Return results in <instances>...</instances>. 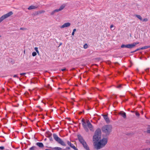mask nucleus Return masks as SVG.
<instances>
[{
	"instance_id": "nucleus-1",
	"label": "nucleus",
	"mask_w": 150,
	"mask_h": 150,
	"mask_svg": "<svg viewBox=\"0 0 150 150\" xmlns=\"http://www.w3.org/2000/svg\"><path fill=\"white\" fill-rule=\"evenodd\" d=\"M82 121L83 126L86 132L88 131V128L91 131L93 130V126L88 120H87L86 122L83 119Z\"/></svg>"
},
{
	"instance_id": "nucleus-2",
	"label": "nucleus",
	"mask_w": 150,
	"mask_h": 150,
	"mask_svg": "<svg viewBox=\"0 0 150 150\" xmlns=\"http://www.w3.org/2000/svg\"><path fill=\"white\" fill-rule=\"evenodd\" d=\"M112 127L111 125H105L103 126L101 128L102 132L104 133L106 136H108L111 132Z\"/></svg>"
},
{
	"instance_id": "nucleus-3",
	"label": "nucleus",
	"mask_w": 150,
	"mask_h": 150,
	"mask_svg": "<svg viewBox=\"0 0 150 150\" xmlns=\"http://www.w3.org/2000/svg\"><path fill=\"white\" fill-rule=\"evenodd\" d=\"M106 138H103L100 142L95 144V146L97 149H99L105 146L107 142Z\"/></svg>"
},
{
	"instance_id": "nucleus-4",
	"label": "nucleus",
	"mask_w": 150,
	"mask_h": 150,
	"mask_svg": "<svg viewBox=\"0 0 150 150\" xmlns=\"http://www.w3.org/2000/svg\"><path fill=\"white\" fill-rule=\"evenodd\" d=\"M101 137V131L100 128L97 129L96 131L95 134L93 136V141L95 143L96 142L98 141Z\"/></svg>"
},
{
	"instance_id": "nucleus-5",
	"label": "nucleus",
	"mask_w": 150,
	"mask_h": 150,
	"mask_svg": "<svg viewBox=\"0 0 150 150\" xmlns=\"http://www.w3.org/2000/svg\"><path fill=\"white\" fill-rule=\"evenodd\" d=\"M53 137L54 139L58 143L63 146H65L66 144L64 142L55 134H53Z\"/></svg>"
},
{
	"instance_id": "nucleus-6",
	"label": "nucleus",
	"mask_w": 150,
	"mask_h": 150,
	"mask_svg": "<svg viewBox=\"0 0 150 150\" xmlns=\"http://www.w3.org/2000/svg\"><path fill=\"white\" fill-rule=\"evenodd\" d=\"M13 14L12 11H10L6 14L3 15L0 18V23L5 19L9 17Z\"/></svg>"
},
{
	"instance_id": "nucleus-7",
	"label": "nucleus",
	"mask_w": 150,
	"mask_h": 150,
	"mask_svg": "<svg viewBox=\"0 0 150 150\" xmlns=\"http://www.w3.org/2000/svg\"><path fill=\"white\" fill-rule=\"evenodd\" d=\"M139 44V42H136L133 43L132 44H128V48L130 49L134 47L135 46Z\"/></svg>"
},
{
	"instance_id": "nucleus-8",
	"label": "nucleus",
	"mask_w": 150,
	"mask_h": 150,
	"mask_svg": "<svg viewBox=\"0 0 150 150\" xmlns=\"http://www.w3.org/2000/svg\"><path fill=\"white\" fill-rule=\"evenodd\" d=\"M78 139L81 143L82 144L85 141L83 139V137L80 135H78Z\"/></svg>"
},
{
	"instance_id": "nucleus-9",
	"label": "nucleus",
	"mask_w": 150,
	"mask_h": 150,
	"mask_svg": "<svg viewBox=\"0 0 150 150\" xmlns=\"http://www.w3.org/2000/svg\"><path fill=\"white\" fill-rule=\"evenodd\" d=\"M71 25L70 23L67 22L64 23L63 25L60 27L61 28H64L67 27Z\"/></svg>"
},
{
	"instance_id": "nucleus-10",
	"label": "nucleus",
	"mask_w": 150,
	"mask_h": 150,
	"mask_svg": "<svg viewBox=\"0 0 150 150\" xmlns=\"http://www.w3.org/2000/svg\"><path fill=\"white\" fill-rule=\"evenodd\" d=\"M84 148L86 150H90L88 145H87L86 142L81 144Z\"/></svg>"
},
{
	"instance_id": "nucleus-11",
	"label": "nucleus",
	"mask_w": 150,
	"mask_h": 150,
	"mask_svg": "<svg viewBox=\"0 0 150 150\" xmlns=\"http://www.w3.org/2000/svg\"><path fill=\"white\" fill-rule=\"evenodd\" d=\"M103 116L106 122L108 123H109L110 122V121L107 115H103Z\"/></svg>"
},
{
	"instance_id": "nucleus-12",
	"label": "nucleus",
	"mask_w": 150,
	"mask_h": 150,
	"mask_svg": "<svg viewBox=\"0 0 150 150\" xmlns=\"http://www.w3.org/2000/svg\"><path fill=\"white\" fill-rule=\"evenodd\" d=\"M119 114L121 115L124 118H126V113L123 111H121L119 113Z\"/></svg>"
},
{
	"instance_id": "nucleus-13",
	"label": "nucleus",
	"mask_w": 150,
	"mask_h": 150,
	"mask_svg": "<svg viewBox=\"0 0 150 150\" xmlns=\"http://www.w3.org/2000/svg\"><path fill=\"white\" fill-rule=\"evenodd\" d=\"M52 134L50 132H46V136L48 137L51 138L50 140H51V139H52L51 136H52Z\"/></svg>"
},
{
	"instance_id": "nucleus-14",
	"label": "nucleus",
	"mask_w": 150,
	"mask_h": 150,
	"mask_svg": "<svg viewBox=\"0 0 150 150\" xmlns=\"http://www.w3.org/2000/svg\"><path fill=\"white\" fill-rule=\"evenodd\" d=\"M38 7L36 6H34L33 5H31L28 8V9L29 10L33 9H35L36 8H37Z\"/></svg>"
},
{
	"instance_id": "nucleus-15",
	"label": "nucleus",
	"mask_w": 150,
	"mask_h": 150,
	"mask_svg": "<svg viewBox=\"0 0 150 150\" xmlns=\"http://www.w3.org/2000/svg\"><path fill=\"white\" fill-rule=\"evenodd\" d=\"M36 144L40 148H42L44 147L43 144L41 142H37L36 143Z\"/></svg>"
},
{
	"instance_id": "nucleus-16",
	"label": "nucleus",
	"mask_w": 150,
	"mask_h": 150,
	"mask_svg": "<svg viewBox=\"0 0 150 150\" xmlns=\"http://www.w3.org/2000/svg\"><path fill=\"white\" fill-rule=\"evenodd\" d=\"M150 47V46H145L144 47H142L141 48V49L142 50H144L148 48H149Z\"/></svg>"
},
{
	"instance_id": "nucleus-17",
	"label": "nucleus",
	"mask_w": 150,
	"mask_h": 150,
	"mask_svg": "<svg viewBox=\"0 0 150 150\" xmlns=\"http://www.w3.org/2000/svg\"><path fill=\"white\" fill-rule=\"evenodd\" d=\"M65 7V5H62L59 8V9L60 11L62 10V9H64V8Z\"/></svg>"
},
{
	"instance_id": "nucleus-18",
	"label": "nucleus",
	"mask_w": 150,
	"mask_h": 150,
	"mask_svg": "<svg viewBox=\"0 0 150 150\" xmlns=\"http://www.w3.org/2000/svg\"><path fill=\"white\" fill-rule=\"evenodd\" d=\"M136 16L139 19V20H140L142 21V17L140 16V15H136Z\"/></svg>"
},
{
	"instance_id": "nucleus-19",
	"label": "nucleus",
	"mask_w": 150,
	"mask_h": 150,
	"mask_svg": "<svg viewBox=\"0 0 150 150\" xmlns=\"http://www.w3.org/2000/svg\"><path fill=\"white\" fill-rule=\"evenodd\" d=\"M67 143L71 147L72 146V145H73V144H72L71 143V142H70L69 141H68L67 142Z\"/></svg>"
},
{
	"instance_id": "nucleus-20",
	"label": "nucleus",
	"mask_w": 150,
	"mask_h": 150,
	"mask_svg": "<svg viewBox=\"0 0 150 150\" xmlns=\"http://www.w3.org/2000/svg\"><path fill=\"white\" fill-rule=\"evenodd\" d=\"M54 149L56 150H61L62 148L59 147H55L54 148Z\"/></svg>"
},
{
	"instance_id": "nucleus-21",
	"label": "nucleus",
	"mask_w": 150,
	"mask_h": 150,
	"mask_svg": "<svg viewBox=\"0 0 150 150\" xmlns=\"http://www.w3.org/2000/svg\"><path fill=\"white\" fill-rule=\"evenodd\" d=\"M88 47V45L87 44H85L83 46V48L85 49H87Z\"/></svg>"
},
{
	"instance_id": "nucleus-22",
	"label": "nucleus",
	"mask_w": 150,
	"mask_h": 150,
	"mask_svg": "<svg viewBox=\"0 0 150 150\" xmlns=\"http://www.w3.org/2000/svg\"><path fill=\"white\" fill-rule=\"evenodd\" d=\"M34 49H35V50L36 52L38 54H39V51H38V48L37 47H35V48Z\"/></svg>"
},
{
	"instance_id": "nucleus-23",
	"label": "nucleus",
	"mask_w": 150,
	"mask_h": 150,
	"mask_svg": "<svg viewBox=\"0 0 150 150\" xmlns=\"http://www.w3.org/2000/svg\"><path fill=\"white\" fill-rule=\"evenodd\" d=\"M37 54V53L35 52H33L32 53V55L34 57Z\"/></svg>"
},
{
	"instance_id": "nucleus-24",
	"label": "nucleus",
	"mask_w": 150,
	"mask_h": 150,
	"mask_svg": "<svg viewBox=\"0 0 150 150\" xmlns=\"http://www.w3.org/2000/svg\"><path fill=\"white\" fill-rule=\"evenodd\" d=\"M141 48H138V49H136L134 51L131 52V53H133V52H136V51H139V50H141Z\"/></svg>"
},
{
	"instance_id": "nucleus-25",
	"label": "nucleus",
	"mask_w": 150,
	"mask_h": 150,
	"mask_svg": "<svg viewBox=\"0 0 150 150\" xmlns=\"http://www.w3.org/2000/svg\"><path fill=\"white\" fill-rule=\"evenodd\" d=\"M75 150H78L77 149L75 146L74 145H72V146L71 147Z\"/></svg>"
},
{
	"instance_id": "nucleus-26",
	"label": "nucleus",
	"mask_w": 150,
	"mask_h": 150,
	"mask_svg": "<svg viewBox=\"0 0 150 150\" xmlns=\"http://www.w3.org/2000/svg\"><path fill=\"white\" fill-rule=\"evenodd\" d=\"M35 147L34 146H32L29 149L30 150H34L35 149Z\"/></svg>"
},
{
	"instance_id": "nucleus-27",
	"label": "nucleus",
	"mask_w": 150,
	"mask_h": 150,
	"mask_svg": "<svg viewBox=\"0 0 150 150\" xmlns=\"http://www.w3.org/2000/svg\"><path fill=\"white\" fill-rule=\"evenodd\" d=\"M114 27V26L113 25H112L110 26V28L111 29V30H114L115 29V28H113V29H112V28H113Z\"/></svg>"
},
{
	"instance_id": "nucleus-28",
	"label": "nucleus",
	"mask_w": 150,
	"mask_h": 150,
	"mask_svg": "<svg viewBox=\"0 0 150 150\" xmlns=\"http://www.w3.org/2000/svg\"><path fill=\"white\" fill-rule=\"evenodd\" d=\"M46 86L48 88H51L50 87V85L49 84H47L46 85Z\"/></svg>"
},
{
	"instance_id": "nucleus-29",
	"label": "nucleus",
	"mask_w": 150,
	"mask_h": 150,
	"mask_svg": "<svg viewBox=\"0 0 150 150\" xmlns=\"http://www.w3.org/2000/svg\"><path fill=\"white\" fill-rule=\"evenodd\" d=\"M54 11H55V12H59L60 11V10H59V9H55V10H54Z\"/></svg>"
},
{
	"instance_id": "nucleus-30",
	"label": "nucleus",
	"mask_w": 150,
	"mask_h": 150,
	"mask_svg": "<svg viewBox=\"0 0 150 150\" xmlns=\"http://www.w3.org/2000/svg\"><path fill=\"white\" fill-rule=\"evenodd\" d=\"M143 21L144 22H146L148 21V19L147 18H145L143 19Z\"/></svg>"
},
{
	"instance_id": "nucleus-31",
	"label": "nucleus",
	"mask_w": 150,
	"mask_h": 150,
	"mask_svg": "<svg viewBox=\"0 0 150 150\" xmlns=\"http://www.w3.org/2000/svg\"><path fill=\"white\" fill-rule=\"evenodd\" d=\"M55 13V11H54V10L51 13V15H52L54 14Z\"/></svg>"
},
{
	"instance_id": "nucleus-32",
	"label": "nucleus",
	"mask_w": 150,
	"mask_h": 150,
	"mask_svg": "<svg viewBox=\"0 0 150 150\" xmlns=\"http://www.w3.org/2000/svg\"><path fill=\"white\" fill-rule=\"evenodd\" d=\"M136 116H139V113L137 112L136 113Z\"/></svg>"
},
{
	"instance_id": "nucleus-33",
	"label": "nucleus",
	"mask_w": 150,
	"mask_h": 150,
	"mask_svg": "<svg viewBox=\"0 0 150 150\" xmlns=\"http://www.w3.org/2000/svg\"><path fill=\"white\" fill-rule=\"evenodd\" d=\"M4 146H0V149L1 150H3L4 149Z\"/></svg>"
},
{
	"instance_id": "nucleus-34",
	"label": "nucleus",
	"mask_w": 150,
	"mask_h": 150,
	"mask_svg": "<svg viewBox=\"0 0 150 150\" xmlns=\"http://www.w3.org/2000/svg\"><path fill=\"white\" fill-rule=\"evenodd\" d=\"M121 86H122V84H120V85H119V86H118L117 87V88H120L121 87Z\"/></svg>"
},
{
	"instance_id": "nucleus-35",
	"label": "nucleus",
	"mask_w": 150,
	"mask_h": 150,
	"mask_svg": "<svg viewBox=\"0 0 150 150\" xmlns=\"http://www.w3.org/2000/svg\"><path fill=\"white\" fill-rule=\"evenodd\" d=\"M125 45H122L121 46V48H124V47H125Z\"/></svg>"
},
{
	"instance_id": "nucleus-36",
	"label": "nucleus",
	"mask_w": 150,
	"mask_h": 150,
	"mask_svg": "<svg viewBox=\"0 0 150 150\" xmlns=\"http://www.w3.org/2000/svg\"><path fill=\"white\" fill-rule=\"evenodd\" d=\"M125 47L128 48V44L125 45Z\"/></svg>"
},
{
	"instance_id": "nucleus-37",
	"label": "nucleus",
	"mask_w": 150,
	"mask_h": 150,
	"mask_svg": "<svg viewBox=\"0 0 150 150\" xmlns=\"http://www.w3.org/2000/svg\"><path fill=\"white\" fill-rule=\"evenodd\" d=\"M26 74L25 73H21L20 74V75H25Z\"/></svg>"
},
{
	"instance_id": "nucleus-38",
	"label": "nucleus",
	"mask_w": 150,
	"mask_h": 150,
	"mask_svg": "<svg viewBox=\"0 0 150 150\" xmlns=\"http://www.w3.org/2000/svg\"><path fill=\"white\" fill-rule=\"evenodd\" d=\"M20 29L21 30H24V29H25V28H20Z\"/></svg>"
},
{
	"instance_id": "nucleus-39",
	"label": "nucleus",
	"mask_w": 150,
	"mask_h": 150,
	"mask_svg": "<svg viewBox=\"0 0 150 150\" xmlns=\"http://www.w3.org/2000/svg\"><path fill=\"white\" fill-rule=\"evenodd\" d=\"M13 77H17L18 78V76H17V75H14L13 76Z\"/></svg>"
},
{
	"instance_id": "nucleus-40",
	"label": "nucleus",
	"mask_w": 150,
	"mask_h": 150,
	"mask_svg": "<svg viewBox=\"0 0 150 150\" xmlns=\"http://www.w3.org/2000/svg\"><path fill=\"white\" fill-rule=\"evenodd\" d=\"M149 69L147 68V69H146L145 70L146 72H148L149 71Z\"/></svg>"
},
{
	"instance_id": "nucleus-41",
	"label": "nucleus",
	"mask_w": 150,
	"mask_h": 150,
	"mask_svg": "<svg viewBox=\"0 0 150 150\" xmlns=\"http://www.w3.org/2000/svg\"><path fill=\"white\" fill-rule=\"evenodd\" d=\"M66 70V68H64V69H61V70L62 71H65Z\"/></svg>"
},
{
	"instance_id": "nucleus-42",
	"label": "nucleus",
	"mask_w": 150,
	"mask_h": 150,
	"mask_svg": "<svg viewBox=\"0 0 150 150\" xmlns=\"http://www.w3.org/2000/svg\"><path fill=\"white\" fill-rule=\"evenodd\" d=\"M147 132L148 133H150V129L148 130Z\"/></svg>"
},
{
	"instance_id": "nucleus-43",
	"label": "nucleus",
	"mask_w": 150,
	"mask_h": 150,
	"mask_svg": "<svg viewBox=\"0 0 150 150\" xmlns=\"http://www.w3.org/2000/svg\"><path fill=\"white\" fill-rule=\"evenodd\" d=\"M76 30V29H73V32H75Z\"/></svg>"
},
{
	"instance_id": "nucleus-44",
	"label": "nucleus",
	"mask_w": 150,
	"mask_h": 150,
	"mask_svg": "<svg viewBox=\"0 0 150 150\" xmlns=\"http://www.w3.org/2000/svg\"><path fill=\"white\" fill-rule=\"evenodd\" d=\"M74 32L73 31L72 33V35H74Z\"/></svg>"
},
{
	"instance_id": "nucleus-45",
	"label": "nucleus",
	"mask_w": 150,
	"mask_h": 150,
	"mask_svg": "<svg viewBox=\"0 0 150 150\" xmlns=\"http://www.w3.org/2000/svg\"><path fill=\"white\" fill-rule=\"evenodd\" d=\"M145 150H150V148H147Z\"/></svg>"
},
{
	"instance_id": "nucleus-46",
	"label": "nucleus",
	"mask_w": 150,
	"mask_h": 150,
	"mask_svg": "<svg viewBox=\"0 0 150 150\" xmlns=\"http://www.w3.org/2000/svg\"><path fill=\"white\" fill-rule=\"evenodd\" d=\"M67 149H70V148L69 147L67 148Z\"/></svg>"
},
{
	"instance_id": "nucleus-47",
	"label": "nucleus",
	"mask_w": 150,
	"mask_h": 150,
	"mask_svg": "<svg viewBox=\"0 0 150 150\" xmlns=\"http://www.w3.org/2000/svg\"><path fill=\"white\" fill-rule=\"evenodd\" d=\"M98 89V90H99V91H100V90H99V89Z\"/></svg>"
}]
</instances>
